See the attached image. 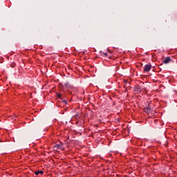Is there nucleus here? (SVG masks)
Wrapping results in <instances>:
<instances>
[{
	"label": "nucleus",
	"instance_id": "nucleus-1",
	"mask_svg": "<svg viewBox=\"0 0 177 177\" xmlns=\"http://www.w3.org/2000/svg\"><path fill=\"white\" fill-rule=\"evenodd\" d=\"M151 70V64H147L144 67V71L149 73Z\"/></svg>",
	"mask_w": 177,
	"mask_h": 177
},
{
	"label": "nucleus",
	"instance_id": "nucleus-2",
	"mask_svg": "<svg viewBox=\"0 0 177 177\" xmlns=\"http://www.w3.org/2000/svg\"><path fill=\"white\" fill-rule=\"evenodd\" d=\"M171 62V58L169 57H167L163 61L164 64H168Z\"/></svg>",
	"mask_w": 177,
	"mask_h": 177
},
{
	"label": "nucleus",
	"instance_id": "nucleus-3",
	"mask_svg": "<svg viewBox=\"0 0 177 177\" xmlns=\"http://www.w3.org/2000/svg\"><path fill=\"white\" fill-rule=\"evenodd\" d=\"M42 175L44 174V171H35V175H36L37 176H38V175Z\"/></svg>",
	"mask_w": 177,
	"mask_h": 177
},
{
	"label": "nucleus",
	"instance_id": "nucleus-4",
	"mask_svg": "<svg viewBox=\"0 0 177 177\" xmlns=\"http://www.w3.org/2000/svg\"><path fill=\"white\" fill-rule=\"evenodd\" d=\"M145 112L151 113V108H150V106H147V108H145Z\"/></svg>",
	"mask_w": 177,
	"mask_h": 177
},
{
	"label": "nucleus",
	"instance_id": "nucleus-5",
	"mask_svg": "<svg viewBox=\"0 0 177 177\" xmlns=\"http://www.w3.org/2000/svg\"><path fill=\"white\" fill-rule=\"evenodd\" d=\"M57 96L58 99L63 100V96L60 93H57Z\"/></svg>",
	"mask_w": 177,
	"mask_h": 177
},
{
	"label": "nucleus",
	"instance_id": "nucleus-6",
	"mask_svg": "<svg viewBox=\"0 0 177 177\" xmlns=\"http://www.w3.org/2000/svg\"><path fill=\"white\" fill-rule=\"evenodd\" d=\"M62 101L63 103H64L65 104H67V100H63V98H62Z\"/></svg>",
	"mask_w": 177,
	"mask_h": 177
},
{
	"label": "nucleus",
	"instance_id": "nucleus-7",
	"mask_svg": "<svg viewBox=\"0 0 177 177\" xmlns=\"http://www.w3.org/2000/svg\"><path fill=\"white\" fill-rule=\"evenodd\" d=\"M136 88L139 91V90H140V86H136Z\"/></svg>",
	"mask_w": 177,
	"mask_h": 177
},
{
	"label": "nucleus",
	"instance_id": "nucleus-8",
	"mask_svg": "<svg viewBox=\"0 0 177 177\" xmlns=\"http://www.w3.org/2000/svg\"><path fill=\"white\" fill-rule=\"evenodd\" d=\"M57 149H60V145H57Z\"/></svg>",
	"mask_w": 177,
	"mask_h": 177
},
{
	"label": "nucleus",
	"instance_id": "nucleus-9",
	"mask_svg": "<svg viewBox=\"0 0 177 177\" xmlns=\"http://www.w3.org/2000/svg\"><path fill=\"white\" fill-rule=\"evenodd\" d=\"M105 56H107V53H103Z\"/></svg>",
	"mask_w": 177,
	"mask_h": 177
}]
</instances>
